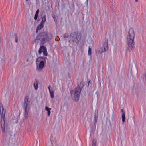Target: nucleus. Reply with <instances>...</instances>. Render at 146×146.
Here are the masks:
<instances>
[{"label": "nucleus", "instance_id": "obj_1", "mask_svg": "<svg viewBox=\"0 0 146 146\" xmlns=\"http://www.w3.org/2000/svg\"><path fill=\"white\" fill-rule=\"evenodd\" d=\"M135 33L133 29H129L126 38V48L129 51L132 50L134 47Z\"/></svg>", "mask_w": 146, "mask_h": 146}, {"label": "nucleus", "instance_id": "obj_2", "mask_svg": "<svg viewBox=\"0 0 146 146\" xmlns=\"http://www.w3.org/2000/svg\"><path fill=\"white\" fill-rule=\"evenodd\" d=\"M52 38V35L46 32H43L39 33L35 40L36 42H40V44L43 45L50 40Z\"/></svg>", "mask_w": 146, "mask_h": 146}, {"label": "nucleus", "instance_id": "obj_3", "mask_svg": "<svg viewBox=\"0 0 146 146\" xmlns=\"http://www.w3.org/2000/svg\"><path fill=\"white\" fill-rule=\"evenodd\" d=\"M0 113L1 116V125L3 132L5 131V113L4 110L3 106L2 104H0Z\"/></svg>", "mask_w": 146, "mask_h": 146}, {"label": "nucleus", "instance_id": "obj_4", "mask_svg": "<svg viewBox=\"0 0 146 146\" xmlns=\"http://www.w3.org/2000/svg\"><path fill=\"white\" fill-rule=\"evenodd\" d=\"M81 36L80 34L78 32L72 33L69 38V41L74 42L78 44L81 39Z\"/></svg>", "mask_w": 146, "mask_h": 146}, {"label": "nucleus", "instance_id": "obj_5", "mask_svg": "<svg viewBox=\"0 0 146 146\" xmlns=\"http://www.w3.org/2000/svg\"><path fill=\"white\" fill-rule=\"evenodd\" d=\"M81 89L79 87L76 88L73 90L70 91V94L72 99L75 102H77L79 100Z\"/></svg>", "mask_w": 146, "mask_h": 146}, {"label": "nucleus", "instance_id": "obj_6", "mask_svg": "<svg viewBox=\"0 0 146 146\" xmlns=\"http://www.w3.org/2000/svg\"><path fill=\"white\" fill-rule=\"evenodd\" d=\"M32 102L28 96L25 97L23 107L24 110H29L32 105Z\"/></svg>", "mask_w": 146, "mask_h": 146}, {"label": "nucleus", "instance_id": "obj_7", "mask_svg": "<svg viewBox=\"0 0 146 146\" xmlns=\"http://www.w3.org/2000/svg\"><path fill=\"white\" fill-rule=\"evenodd\" d=\"M108 44L107 43L106 44L105 46H104L100 48V49L99 50V52L100 53H102L105 52L108 49Z\"/></svg>", "mask_w": 146, "mask_h": 146}, {"label": "nucleus", "instance_id": "obj_8", "mask_svg": "<svg viewBox=\"0 0 146 146\" xmlns=\"http://www.w3.org/2000/svg\"><path fill=\"white\" fill-rule=\"evenodd\" d=\"M44 65V63L43 61H40L39 65V67H37V70H40L43 67Z\"/></svg>", "mask_w": 146, "mask_h": 146}, {"label": "nucleus", "instance_id": "obj_9", "mask_svg": "<svg viewBox=\"0 0 146 146\" xmlns=\"http://www.w3.org/2000/svg\"><path fill=\"white\" fill-rule=\"evenodd\" d=\"M29 110H24V117L25 119H27L28 118L29 116Z\"/></svg>", "mask_w": 146, "mask_h": 146}, {"label": "nucleus", "instance_id": "obj_10", "mask_svg": "<svg viewBox=\"0 0 146 146\" xmlns=\"http://www.w3.org/2000/svg\"><path fill=\"white\" fill-rule=\"evenodd\" d=\"M44 27V25L40 23L37 26L36 31V33H38V30H40L43 28Z\"/></svg>", "mask_w": 146, "mask_h": 146}, {"label": "nucleus", "instance_id": "obj_11", "mask_svg": "<svg viewBox=\"0 0 146 146\" xmlns=\"http://www.w3.org/2000/svg\"><path fill=\"white\" fill-rule=\"evenodd\" d=\"M46 49L45 47L43 46H42L40 47L38 50V53L40 54L44 51L46 50Z\"/></svg>", "mask_w": 146, "mask_h": 146}, {"label": "nucleus", "instance_id": "obj_12", "mask_svg": "<svg viewBox=\"0 0 146 146\" xmlns=\"http://www.w3.org/2000/svg\"><path fill=\"white\" fill-rule=\"evenodd\" d=\"M121 111L122 113V121L123 122H124L125 121V113L123 109H122L121 110Z\"/></svg>", "mask_w": 146, "mask_h": 146}, {"label": "nucleus", "instance_id": "obj_13", "mask_svg": "<svg viewBox=\"0 0 146 146\" xmlns=\"http://www.w3.org/2000/svg\"><path fill=\"white\" fill-rule=\"evenodd\" d=\"M46 16L44 15L42 17V20L40 23L44 25V23L46 21Z\"/></svg>", "mask_w": 146, "mask_h": 146}, {"label": "nucleus", "instance_id": "obj_14", "mask_svg": "<svg viewBox=\"0 0 146 146\" xmlns=\"http://www.w3.org/2000/svg\"><path fill=\"white\" fill-rule=\"evenodd\" d=\"M45 109L47 111V115L48 116H49L51 112L50 110H51V109L50 108H49L47 106H45Z\"/></svg>", "mask_w": 146, "mask_h": 146}, {"label": "nucleus", "instance_id": "obj_15", "mask_svg": "<svg viewBox=\"0 0 146 146\" xmlns=\"http://www.w3.org/2000/svg\"><path fill=\"white\" fill-rule=\"evenodd\" d=\"M98 113L97 114H95L94 115V124H96L98 120Z\"/></svg>", "mask_w": 146, "mask_h": 146}, {"label": "nucleus", "instance_id": "obj_16", "mask_svg": "<svg viewBox=\"0 0 146 146\" xmlns=\"http://www.w3.org/2000/svg\"><path fill=\"white\" fill-rule=\"evenodd\" d=\"M34 86L35 90H36L38 88V84L37 82H36L34 83Z\"/></svg>", "mask_w": 146, "mask_h": 146}, {"label": "nucleus", "instance_id": "obj_17", "mask_svg": "<svg viewBox=\"0 0 146 146\" xmlns=\"http://www.w3.org/2000/svg\"><path fill=\"white\" fill-rule=\"evenodd\" d=\"M50 97L52 98L54 97V93L53 90H51L49 91Z\"/></svg>", "mask_w": 146, "mask_h": 146}, {"label": "nucleus", "instance_id": "obj_18", "mask_svg": "<svg viewBox=\"0 0 146 146\" xmlns=\"http://www.w3.org/2000/svg\"><path fill=\"white\" fill-rule=\"evenodd\" d=\"M96 141L94 139L92 141V146H96Z\"/></svg>", "mask_w": 146, "mask_h": 146}, {"label": "nucleus", "instance_id": "obj_19", "mask_svg": "<svg viewBox=\"0 0 146 146\" xmlns=\"http://www.w3.org/2000/svg\"><path fill=\"white\" fill-rule=\"evenodd\" d=\"M88 54L89 55H91V51L90 47H89L88 48Z\"/></svg>", "mask_w": 146, "mask_h": 146}, {"label": "nucleus", "instance_id": "obj_20", "mask_svg": "<svg viewBox=\"0 0 146 146\" xmlns=\"http://www.w3.org/2000/svg\"><path fill=\"white\" fill-rule=\"evenodd\" d=\"M42 52H43V54H44V55H45V56H47V50H45V51H44Z\"/></svg>", "mask_w": 146, "mask_h": 146}, {"label": "nucleus", "instance_id": "obj_21", "mask_svg": "<svg viewBox=\"0 0 146 146\" xmlns=\"http://www.w3.org/2000/svg\"><path fill=\"white\" fill-rule=\"evenodd\" d=\"M69 36L68 35L67 33H65L64 36V38H67Z\"/></svg>", "mask_w": 146, "mask_h": 146}, {"label": "nucleus", "instance_id": "obj_22", "mask_svg": "<svg viewBox=\"0 0 146 146\" xmlns=\"http://www.w3.org/2000/svg\"><path fill=\"white\" fill-rule=\"evenodd\" d=\"M38 15L35 14L34 17V19L35 20H36L38 17Z\"/></svg>", "mask_w": 146, "mask_h": 146}, {"label": "nucleus", "instance_id": "obj_23", "mask_svg": "<svg viewBox=\"0 0 146 146\" xmlns=\"http://www.w3.org/2000/svg\"><path fill=\"white\" fill-rule=\"evenodd\" d=\"M39 9H37V11H36L35 14L38 15V14H39Z\"/></svg>", "mask_w": 146, "mask_h": 146}, {"label": "nucleus", "instance_id": "obj_24", "mask_svg": "<svg viewBox=\"0 0 146 146\" xmlns=\"http://www.w3.org/2000/svg\"><path fill=\"white\" fill-rule=\"evenodd\" d=\"M50 87L51 86L50 85H49L48 87V88L49 90V91L51 90H50Z\"/></svg>", "mask_w": 146, "mask_h": 146}, {"label": "nucleus", "instance_id": "obj_25", "mask_svg": "<svg viewBox=\"0 0 146 146\" xmlns=\"http://www.w3.org/2000/svg\"><path fill=\"white\" fill-rule=\"evenodd\" d=\"M15 42H16V43H17V42H18V40L17 39H15Z\"/></svg>", "mask_w": 146, "mask_h": 146}, {"label": "nucleus", "instance_id": "obj_26", "mask_svg": "<svg viewBox=\"0 0 146 146\" xmlns=\"http://www.w3.org/2000/svg\"><path fill=\"white\" fill-rule=\"evenodd\" d=\"M26 61H27V62H28V61H29V60H28V59H27Z\"/></svg>", "mask_w": 146, "mask_h": 146}, {"label": "nucleus", "instance_id": "obj_27", "mask_svg": "<svg viewBox=\"0 0 146 146\" xmlns=\"http://www.w3.org/2000/svg\"><path fill=\"white\" fill-rule=\"evenodd\" d=\"M138 0H135V1L136 2H137L138 1Z\"/></svg>", "mask_w": 146, "mask_h": 146}, {"label": "nucleus", "instance_id": "obj_28", "mask_svg": "<svg viewBox=\"0 0 146 146\" xmlns=\"http://www.w3.org/2000/svg\"><path fill=\"white\" fill-rule=\"evenodd\" d=\"M88 82L89 83H90V81H89Z\"/></svg>", "mask_w": 146, "mask_h": 146}]
</instances>
